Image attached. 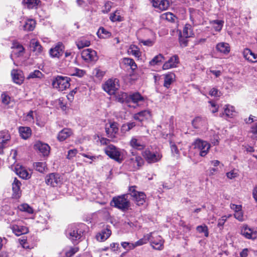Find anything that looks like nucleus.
Instances as JSON below:
<instances>
[{
  "label": "nucleus",
  "mask_w": 257,
  "mask_h": 257,
  "mask_svg": "<svg viewBox=\"0 0 257 257\" xmlns=\"http://www.w3.org/2000/svg\"><path fill=\"white\" fill-rule=\"evenodd\" d=\"M115 100L119 102H125L130 107L136 108L143 104L145 99L139 92L131 93L127 94L122 92L115 96Z\"/></svg>",
  "instance_id": "f257e3e1"
},
{
  "label": "nucleus",
  "mask_w": 257,
  "mask_h": 257,
  "mask_svg": "<svg viewBox=\"0 0 257 257\" xmlns=\"http://www.w3.org/2000/svg\"><path fill=\"white\" fill-rule=\"evenodd\" d=\"M70 78L66 76H57L54 78L52 86L59 91H62L69 88Z\"/></svg>",
  "instance_id": "f03ea898"
},
{
  "label": "nucleus",
  "mask_w": 257,
  "mask_h": 257,
  "mask_svg": "<svg viewBox=\"0 0 257 257\" xmlns=\"http://www.w3.org/2000/svg\"><path fill=\"white\" fill-rule=\"evenodd\" d=\"M128 194L122 195L117 197H113L114 206L124 211L130 207V201L128 200Z\"/></svg>",
  "instance_id": "7ed1b4c3"
},
{
  "label": "nucleus",
  "mask_w": 257,
  "mask_h": 257,
  "mask_svg": "<svg viewBox=\"0 0 257 257\" xmlns=\"http://www.w3.org/2000/svg\"><path fill=\"white\" fill-rule=\"evenodd\" d=\"M193 145L194 148L199 151V155L201 157H205L208 154L210 148V144L201 139L196 140Z\"/></svg>",
  "instance_id": "20e7f679"
},
{
  "label": "nucleus",
  "mask_w": 257,
  "mask_h": 257,
  "mask_svg": "<svg viewBox=\"0 0 257 257\" xmlns=\"http://www.w3.org/2000/svg\"><path fill=\"white\" fill-rule=\"evenodd\" d=\"M135 186H133L130 187L129 191L131 196L133 198L134 200L136 202V204L139 205H143L146 200V195L144 192H138L136 190Z\"/></svg>",
  "instance_id": "39448f33"
},
{
  "label": "nucleus",
  "mask_w": 257,
  "mask_h": 257,
  "mask_svg": "<svg viewBox=\"0 0 257 257\" xmlns=\"http://www.w3.org/2000/svg\"><path fill=\"white\" fill-rule=\"evenodd\" d=\"M149 234H152V236L150 237V240L149 241L152 247L156 250H162L164 243V240L162 237L160 235H156L154 232H151Z\"/></svg>",
  "instance_id": "423d86ee"
},
{
  "label": "nucleus",
  "mask_w": 257,
  "mask_h": 257,
  "mask_svg": "<svg viewBox=\"0 0 257 257\" xmlns=\"http://www.w3.org/2000/svg\"><path fill=\"white\" fill-rule=\"evenodd\" d=\"M143 156L149 163H154L159 161L162 157V154L157 151L152 152L146 150L143 153Z\"/></svg>",
  "instance_id": "0eeeda50"
},
{
  "label": "nucleus",
  "mask_w": 257,
  "mask_h": 257,
  "mask_svg": "<svg viewBox=\"0 0 257 257\" xmlns=\"http://www.w3.org/2000/svg\"><path fill=\"white\" fill-rule=\"evenodd\" d=\"M81 57L87 63L96 62L98 60L96 52L91 49L83 50L81 52Z\"/></svg>",
  "instance_id": "6e6552de"
},
{
  "label": "nucleus",
  "mask_w": 257,
  "mask_h": 257,
  "mask_svg": "<svg viewBox=\"0 0 257 257\" xmlns=\"http://www.w3.org/2000/svg\"><path fill=\"white\" fill-rule=\"evenodd\" d=\"M45 182L48 185L56 187L61 184V179L59 174L51 173L46 176Z\"/></svg>",
  "instance_id": "1a4fd4ad"
},
{
  "label": "nucleus",
  "mask_w": 257,
  "mask_h": 257,
  "mask_svg": "<svg viewBox=\"0 0 257 257\" xmlns=\"http://www.w3.org/2000/svg\"><path fill=\"white\" fill-rule=\"evenodd\" d=\"M12 50L11 57L15 56L16 57H20L24 55L25 48L18 41H14L11 47Z\"/></svg>",
  "instance_id": "9d476101"
},
{
  "label": "nucleus",
  "mask_w": 257,
  "mask_h": 257,
  "mask_svg": "<svg viewBox=\"0 0 257 257\" xmlns=\"http://www.w3.org/2000/svg\"><path fill=\"white\" fill-rule=\"evenodd\" d=\"M240 233L247 239H254L257 237V231H254L247 225H244L242 226Z\"/></svg>",
  "instance_id": "9b49d317"
},
{
  "label": "nucleus",
  "mask_w": 257,
  "mask_h": 257,
  "mask_svg": "<svg viewBox=\"0 0 257 257\" xmlns=\"http://www.w3.org/2000/svg\"><path fill=\"white\" fill-rule=\"evenodd\" d=\"M34 147L36 150L39 151L44 156H47L49 154L50 147L47 144L41 141H37L35 143Z\"/></svg>",
  "instance_id": "f8f14e48"
},
{
  "label": "nucleus",
  "mask_w": 257,
  "mask_h": 257,
  "mask_svg": "<svg viewBox=\"0 0 257 257\" xmlns=\"http://www.w3.org/2000/svg\"><path fill=\"white\" fill-rule=\"evenodd\" d=\"M132 153L134 157L130 159V164L133 166V170L135 171L142 166L144 164V160L141 157L136 156L134 152Z\"/></svg>",
  "instance_id": "ddd939ff"
},
{
  "label": "nucleus",
  "mask_w": 257,
  "mask_h": 257,
  "mask_svg": "<svg viewBox=\"0 0 257 257\" xmlns=\"http://www.w3.org/2000/svg\"><path fill=\"white\" fill-rule=\"evenodd\" d=\"M190 20L195 25H199L201 22L202 13L198 10L190 9Z\"/></svg>",
  "instance_id": "4468645a"
},
{
  "label": "nucleus",
  "mask_w": 257,
  "mask_h": 257,
  "mask_svg": "<svg viewBox=\"0 0 257 257\" xmlns=\"http://www.w3.org/2000/svg\"><path fill=\"white\" fill-rule=\"evenodd\" d=\"M125 157V152L113 146V161L119 164L122 163Z\"/></svg>",
  "instance_id": "2eb2a0df"
},
{
  "label": "nucleus",
  "mask_w": 257,
  "mask_h": 257,
  "mask_svg": "<svg viewBox=\"0 0 257 257\" xmlns=\"http://www.w3.org/2000/svg\"><path fill=\"white\" fill-rule=\"evenodd\" d=\"M130 145L134 149L138 150H143L146 147L145 143L142 141L141 138H132L131 141L130 142Z\"/></svg>",
  "instance_id": "dca6fc26"
},
{
  "label": "nucleus",
  "mask_w": 257,
  "mask_h": 257,
  "mask_svg": "<svg viewBox=\"0 0 257 257\" xmlns=\"http://www.w3.org/2000/svg\"><path fill=\"white\" fill-rule=\"evenodd\" d=\"M179 57L175 55L171 57L167 61H166L163 66V69L164 70L176 67L179 63Z\"/></svg>",
  "instance_id": "f3484780"
},
{
  "label": "nucleus",
  "mask_w": 257,
  "mask_h": 257,
  "mask_svg": "<svg viewBox=\"0 0 257 257\" xmlns=\"http://www.w3.org/2000/svg\"><path fill=\"white\" fill-rule=\"evenodd\" d=\"M64 46L61 43H58L54 48L50 50V54L53 57L59 58L62 56L64 51Z\"/></svg>",
  "instance_id": "a211bd4d"
},
{
  "label": "nucleus",
  "mask_w": 257,
  "mask_h": 257,
  "mask_svg": "<svg viewBox=\"0 0 257 257\" xmlns=\"http://www.w3.org/2000/svg\"><path fill=\"white\" fill-rule=\"evenodd\" d=\"M151 116V112L149 110H144L134 114V118L142 122L145 119H148Z\"/></svg>",
  "instance_id": "6ab92c4d"
},
{
  "label": "nucleus",
  "mask_w": 257,
  "mask_h": 257,
  "mask_svg": "<svg viewBox=\"0 0 257 257\" xmlns=\"http://www.w3.org/2000/svg\"><path fill=\"white\" fill-rule=\"evenodd\" d=\"M111 234V230L107 228H104L96 236L97 240L99 241H104L107 239Z\"/></svg>",
  "instance_id": "aec40b11"
},
{
  "label": "nucleus",
  "mask_w": 257,
  "mask_h": 257,
  "mask_svg": "<svg viewBox=\"0 0 257 257\" xmlns=\"http://www.w3.org/2000/svg\"><path fill=\"white\" fill-rule=\"evenodd\" d=\"M153 7L158 8L161 11H164L169 6V2L167 0H161L160 2L151 0Z\"/></svg>",
  "instance_id": "412c9836"
},
{
  "label": "nucleus",
  "mask_w": 257,
  "mask_h": 257,
  "mask_svg": "<svg viewBox=\"0 0 257 257\" xmlns=\"http://www.w3.org/2000/svg\"><path fill=\"white\" fill-rule=\"evenodd\" d=\"M100 142L102 145H108L104 148V152L110 158L112 159V147L109 145L110 140L105 138H102Z\"/></svg>",
  "instance_id": "4be33fe9"
},
{
  "label": "nucleus",
  "mask_w": 257,
  "mask_h": 257,
  "mask_svg": "<svg viewBox=\"0 0 257 257\" xmlns=\"http://www.w3.org/2000/svg\"><path fill=\"white\" fill-rule=\"evenodd\" d=\"M11 75L15 83L18 84H21L23 83L24 79L22 72L14 69L12 71Z\"/></svg>",
  "instance_id": "5701e85b"
},
{
  "label": "nucleus",
  "mask_w": 257,
  "mask_h": 257,
  "mask_svg": "<svg viewBox=\"0 0 257 257\" xmlns=\"http://www.w3.org/2000/svg\"><path fill=\"white\" fill-rule=\"evenodd\" d=\"M224 112L220 113V117H223L224 115L227 117H232L235 113V108L233 106L226 105L224 108Z\"/></svg>",
  "instance_id": "b1692460"
},
{
  "label": "nucleus",
  "mask_w": 257,
  "mask_h": 257,
  "mask_svg": "<svg viewBox=\"0 0 257 257\" xmlns=\"http://www.w3.org/2000/svg\"><path fill=\"white\" fill-rule=\"evenodd\" d=\"M72 134V131L68 128H65L60 131L58 136L57 139L59 141H64Z\"/></svg>",
  "instance_id": "393cba45"
},
{
  "label": "nucleus",
  "mask_w": 257,
  "mask_h": 257,
  "mask_svg": "<svg viewBox=\"0 0 257 257\" xmlns=\"http://www.w3.org/2000/svg\"><path fill=\"white\" fill-rule=\"evenodd\" d=\"M164 86L168 88L171 84L174 82L175 79V75L173 73H168L164 75Z\"/></svg>",
  "instance_id": "a878e982"
},
{
  "label": "nucleus",
  "mask_w": 257,
  "mask_h": 257,
  "mask_svg": "<svg viewBox=\"0 0 257 257\" xmlns=\"http://www.w3.org/2000/svg\"><path fill=\"white\" fill-rule=\"evenodd\" d=\"M21 183L20 181L15 178L12 183V189L14 192L13 195H15V197L16 198L20 197L21 194Z\"/></svg>",
  "instance_id": "bb28decb"
},
{
  "label": "nucleus",
  "mask_w": 257,
  "mask_h": 257,
  "mask_svg": "<svg viewBox=\"0 0 257 257\" xmlns=\"http://www.w3.org/2000/svg\"><path fill=\"white\" fill-rule=\"evenodd\" d=\"M19 132L21 137L25 140L30 137L32 134L31 129L29 127L21 126L19 128Z\"/></svg>",
  "instance_id": "cd10ccee"
},
{
  "label": "nucleus",
  "mask_w": 257,
  "mask_h": 257,
  "mask_svg": "<svg viewBox=\"0 0 257 257\" xmlns=\"http://www.w3.org/2000/svg\"><path fill=\"white\" fill-rule=\"evenodd\" d=\"M69 238L72 240H77L81 237V231H78L77 228H71L68 230Z\"/></svg>",
  "instance_id": "c85d7f7f"
},
{
  "label": "nucleus",
  "mask_w": 257,
  "mask_h": 257,
  "mask_svg": "<svg viewBox=\"0 0 257 257\" xmlns=\"http://www.w3.org/2000/svg\"><path fill=\"white\" fill-rule=\"evenodd\" d=\"M23 4L29 9H36L41 5L40 0H23Z\"/></svg>",
  "instance_id": "c756f323"
},
{
  "label": "nucleus",
  "mask_w": 257,
  "mask_h": 257,
  "mask_svg": "<svg viewBox=\"0 0 257 257\" xmlns=\"http://www.w3.org/2000/svg\"><path fill=\"white\" fill-rule=\"evenodd\" d=\"M216 50L225 54L230 52V47L228 43L225 42L219 43L216 46Z\"/></svg>",
  "instance_id": "7c9ffc66"
},
{
  "label": "nucleus",
  "mask_w": 257,
  "mask_h": 257,
  "mask_svg": "<svg viewBox=\"0 0 257 257\" xmlns=\"http://www.w3.org/2000/svg\"><path fill=\"white\" fill-rule=\"evenodd\" d=\"M16 172L18 175L23 179H27L30 177V175L27 171L21 166L16 168Z\"/></svg>",
  "instance_id": "2f4dec72"
},
{
  "label": "nucleus",
  "mask_w": 257,
  "mask_h": 257,
  "mask_svg": "<svg viewBox=\"0 0 257 257\" xmlns=\"http://www.w3.org/2000/svg\"><path fill=\"white\" fill-rule=\"evenodd\" d=\"M128 53L137 58H139L141 55L140 49L135 45H131L130 46Z\"/></svg>",
  "instance_id": "473e14b6"
},
{
  "label": "nucleus",
  "mask_w": 257,
  "mask_h": 257,
  "mask_svg": "<svg viewBox=\"0 0 257 257\" xmlns=\"http://www.w3.org/2000/svg\"><path fill=\"white\" fill-rule=\"evenodd\" d=\"M206 123V120L201 117H195L192 121V124L195 128H198L204 125Z\"/></svg>",
  "instance_id": "72a5a7b5"
},
{
  "label": "nucleus",
  "mask_w": 257,
  "mask_h": 257,
  "mask_svg": "<svg viewBox=\"0 0 257 257\" xmlns=\"http://www.w3.org/2000/svg\"><path fill=\"white\" fill-rule=\"evenodd\" d=\"M102 88L109 95H111L112 94V79L110 78L107 80L103 85Z\"/></svg>",
  "instance_id": "f704fd0d"
},
{
  "label": "nucleus",
  "mask_w": 257,
  "mask_h": 257,
  "mask_svg": "<svg viewBox=\"0 0 257 257\" xmlns=\"http://www.w3.org/2000/svg\"><path fill=\"white\" fill-rule=\"evenodd\" d=\"M97 36L100 38L106 39L110 37L111 34L103 27H100L97 32Z\"/></svg>",
  "instance_id": "c9c22d12"
},
{
  "label": "nucleus",
  "mask_w": 257,
  "mask_h": 257,
  "mask_svg": "<svg viewBox=\"0 0 257 257\" xmlns=\"http://www.w3.org/2000/svg\"><path fill=\"white\" fill-rule=\"evenodd\" d=\"M36 22L33 19L28 20L24 25V29L26 31H31L35 28Z\"/></svg>",
  "instance_id": "e433bc0d"
},
{
  "label": "nucleus",
  "mask_w": 257,
  "mask_h": 257,
  "mask_svg": "<svg viewBox=\"0 0 257 257\" xmlns=\"http://www.w3.org/2000/svg\"><path fill=\"white\" fill-rule=\"evenodd\" d=\"M92 74L94 77L98 80H101L104 76L105 72L102 71L99 67H97L93 69Z\"/></svg>",
  "instance_id": "4c0bfd02"
},
{
  "label": "nucleus",
  "mask_w": 257,
  "mask_h": 257,
  "mask_svg": "<svg viewBox=\"0 0 257 257\" xmlns=\"http://www.w3.org/2000/svg\"><path fill=\"white\" fill-rule=\"evenodd\" d=\"M193 35L192 27L190 24L185 25L182 35L185 37H190Z\"/></svg>",
  "instance_id": "58836bf2"
},
{
  "label": "nucleus",
  "mask_w": 257,
  "mask_h": 257,
  "mask_svg": "<svg viewBox=\"0 0 257 257\" xmlns=\"http://www.w3.org/2000/svg\"><path fill=\"white\" fill-rule=\"evenodd\" d=\"M151 236H152V234L145 235L142 238L135 242L136 246H138L146 244L150 240Z\"/></svg>",
  "instance_id": "ea45409f"
},
{
  "label": "nucleus",
  "mask_w": 257,
  "mask_h": 257,
  "mask_svg": "<svg viewBox=\"0 0 257 257\" xmlns=\"http://www.w3.org/2000/svg\"><path fill=\"white\" fill-rule=\"evenodd\" d=\"M123 62L125 65L130 66L131 69L133 71L135 70L137 68V65L136 63L132 58H124L123 59Z\"/></svg>",
  "instance_id": "a19ab883"
},
{
  "label": "nucleus",
  "mask_w": 257,
  "mask_h": 257,
  "mask_svg": "<svg viewBox=\"0 0 257 257\" xmlns=\"http://www.w3.org/2000/svg\"><path fill=\"white\" fill-rule=\"evenodd\" d=\"M31 47L33 48V51H36L40 53L42 51V47L39 43L35 39H33L31 41Z\"/></svg>",
  "instance_id": "79ce46f5"
},
{
  "label": "nucleus",
  "mask_w": 257,
  "mask_h": 257,
  "mask_svg": "<svg viewBox=\"0 0 257 257\" xmlns=\"http://www.w3.org/2000/svg\"><path fill=\"white\" fill-rule=\"evenodd\" d=\"M19 209L23 212H26L30 214H32L33 213V208L28 204L24 203L21 204L18 206Z\"/></svg>",
  "instance_id": "37998d69"
},
{
  "label": "nucleus",
  "mask_w": 257,
  "mask_h": 257,
  "mask_svg": "<svg viewBox=\"0 0 257 257\" xmlns=\"http://www.w3.org/2000/svg\"><path fill=\"white\" fill-rule=\"evenodd\" d=\"M164 59V57L161 54L154 57L149 62L150 64L152 66L158 65L160 62H161Z\"/></svg>",
  "instance_id": "c03bdc74"
},
{
  "label": "nucleus",
  "mask_w": 257,
  "mask_h": 257,
  "mask_svg": "<svg viewBox=\"0 0 257 257\" xmlns=\"http://www.w3.org/2000/svg\"><path fill=\"white\" fill-rule=\"evenodd\" d=\"M86 72L84 70L75 68L71 71L70 74L72 76L82 77L85 74Z\"/></svg>",
  "instance_id": "a18cd8bd"
},
{
  "label": "nucleus",
  "mask_w": 257,
  "mask_h": 257,
  "mask_svg": "<svg viewBox=\"0 0 257 257\" xmlns=\"http://www.w3.org/2000/svg\"><path fill=\"white\" fill-rule=\"evenodd\" d=\"M211 24L216 31H220L222 28L223 21L221 20H214Z\"/></svg>",
  "instance_id": "49530a36"
},
{
  "label": "nucleus",
  "mask_w": 257,
  "mask_h": 257,
  "mask_svg": "<svg viewBox=\"0 0 257 257\" xmlns=\"http://www.w3.org/2000/svg\"><path fill=\"white\" fill-rule=\"evenodd\" d=\"M90 45V42L85 39H80L76 42V45L79 49H82L84 47H88Z\"/></svg>",
  "instance_id": "de8ad7c7"
},
{
  "label": "nucleus",
  "mask_w": 257,
  "mask_h": 257,
  "mask_svg": "<svg viewBox=\"0 0 257 257\" xmlns=\"http://www.w3.org/2000/svg\"><path fill=\"white\" fill-rule=\"evenodd\" d=\"M36 170L41 173L44 172L46 168V163L44 162H37L34 165Z\"/></svg>",
  "instance_id": "09e8293b"
},
{
  "label": "nucleus",
  "mask_w": 257,
  "mask_h": 257,
  "mask_svg": "<svg viewBox=\"0 0 257 257\" xmlns=\"http://www.w3.org/2000/svg\"><path fill=\"white\" fill-rule=\"evenodd\" d=\"M123 20V17L122 16L121 12L120 11L117 10L113 13V22H121Z\"/></svg>",
  "instance_id": "8fccbe9b"
},
{
  "label": "nucleus",
  "mask_w": 257,
  "mask_h": 257,
  "mask_svg": "<svg viewBox=\"0 0 257 257\" xmlns=\"http://www.w3.org/2000/svg\"><path fill=\"white\" fill-rule=\"evenodd\" d=\"M43 74L39 70H35L34 71L31 72L28 76L27 79H30L31 78H40L42 76Z\"/></svg>",
  "instance_id": "3c124183"
},
{
  "label": "nucleus",
  "mask_w": 257,
  "mask_h": 257,
  "mask_svg": "<svg viewBox=\"0 0 257 257\" xmlns=\"http://www.w3.org/2000/svg\"><path fill=\"white\" fill-rule=\"evenodd\" d=\"M11 136L8 131L4 130L0 132V140H5V141H11Z\"/></svg>",
  "instance_id": "603ef678"
},
{
  "label": "nucleus",
  "mask_w": 257,
  "mask_h": 257,
  "mask_svg": "<svg viewBox=\"0 0 257 257\" xmlns=\"http://www.w3.org/2000/svg\"><path fill=\"white\" fill-rule=\"evenodd\" d=\"M197 231L199 233H204L206 237L208 236V227L206 225H199L196 228Z\"/></svg>",
  "instance_id": "864d4df0"
},
{
  "label": "nucleus",
  "mask_w": 257,
  "mask_h": 257,
  "mask_svg": "<svg viewBox=\"0 0 257 257\" xmlns=\"http://www.w3.org/2000/svg\"><path fill=\"white\" fill-rule=\"evenodd\" d=\"M188 37H185L182 35V33H180V37H179V43L180 45L182 47H186L188 45V40L187 38Z\"/></svg>",
  "instance_id": "5fc2aeb1"
},
{
  "label": "nucleus",
  "mask_w": 257,
  "mask_h": 257,
  "mask_svg": "<svg viewBox=\"0 0 257 257\" xmlns=\"http://www.w3.org/2000/svg\"><path fill=\"white\" fill-rule=\"evenodd\" d=\"M238 170L233 169L226 173V176L228 179H232L238 176Z\"/></svg>",
  "instance_id": "6e6d98bb"
},
{
  "label": "nucleus",
  "mask_w": 257,
  "mask_h": 257,
  "mask_svg": "<svg viewBox=\"0 0 257 257\" xmlns=\"http://www.w3.org/2000/svg\"><path fill=\"white\" fill-rule=\"evenodd\" d=\"M10 141H5V140H0V154L4 153V149L7 147Z\"/></svg>",
  "instance_id": "4d7b16f0"
},
{
  "label": "nucleus",
  "mask_w": 257,
  "mask_h": 257,
  "mask_svg": "<svg viewBox=\"0 0 257 257\" xmlns=\"http://www.w3.org/2000/svg\"><path fill=\"white\" fill-rule=\"evenodd\" d=\"M163 18L169 22H173L175 20V17L171 13H166L163 15Z\"/></svg>",
  "instance_id": "13d9d810"
},
{
  "label": "nucleus",
  "mask_w": 257,
  "mask_h": 257,
  "mask_svg": "<svg viewBox=\"0 0 257 257\" xmlns=\"http://www.w3.org/2000/svg\"><path fill=\"white\" fill-rule=\"evenodd\" d=\"M11 228L13 232L17 236H19L24 233V232L20 229L19 227L17 225H12Z\"/></svg>",
  "instance_id": "bf43d9fd"
},
{
  "label": "nucleus",
  "mask_w": 257,
  "mask_h": 257,
  "mask_svg": "<svg viewBox=\"0 0 257 257\" xmlns=\"http://www.w3.org/2000/svg\"><path fill=\"white\" fill-rule=\"evenodd\" d=\"M78 250V248L77 247H72L69 250L66 252V257H71L74 254L77 252Z\"/></svg>",
  "instance_id": "052dcab7"
},
{
  "label": "nucleus",
  "mask_w": 257,
  "mask_h": 257,
  "mask_svg": "<svg viewBox=\"0 0 257 257\" xmlns=\"http://www.w3.org/2000/svg\"><path fill=\"white\" fill-rule=\"evenodd\" d=\"M77 153L78 151L76 149L69 150L68 152L67 158L69 160L71 159L73 157L76 156Z\"/></svg>",
  "instance_id": "680f3d73"
},
{
  "label": "nucleus",
  "mask_w": 257,
  "mask_h": 257,
  "mask_svg": "<svg viewBox=\"0 0 257 257\" xmlns=\"http://www.w3.org/2000/svg\"><path fill=\"white\" fill-rule=\"evenodd\" d=\"M227 220V216L224 215L222 216L221 218L219 219L218 220L217 226L218 227L222 229L223 228V225Z\"/></svg>",
  "instance_id": "e2e57ef3"
},
{
  "label": "nucleus",
  "mask_w": 257,
  "mask_h": 257,
  "mask_svg": "<svg viewBox=\"0 0 257 257\" xmlns=\"http://www.w3.org/2000/svg\"><path fill=\"white\" fill-rule=\"evenodd\" d=\"M234 217L239 221H242L243 220V213L241 210L235 212L234 214Z\"/></svg>",
  "instance_id": "0e129e2a"
},
{
  "label": "nucleus",
  "mask_w": 257,
  "mask_h": 257,
  "mask_svg": "<svg viewBox=\"0 0 257 257\" xmlns=\"http://www.w3.org/2000/svg\"><path fill=\"white\" fill-rule=\"evenodd\" d=\"M251 53L252 51L248 48L245 49L243 52L244 57L248 61H249Z\"/></svg>",
  "instance_id": "69168bd1"
},
{
  "label": "nucleus",
  "mask_w": 257,
  "mask_h": 257,
  "mask_svg": "<svg viewBox=\"0 0 257 257\" xmlns=\"http://www.w3.org/2000/svg\"><path fill=\"white\" fill-rule=\"evenodd\" d=\"M251 53L252 51L248 48L245 49L243 52L244 57L248 61H249Z\"/></svg>",
  "instance_id": "338daca9"
},
{
  "label": "nucleus",
  "mask_w": 257,
  "mask_h": 257,
  "mask_svg": "<svg viewBox=\"0 0 257 257\" xmlns=\"http://www.w3.org/2000/svg\"><path fill=\"white\" fill-rule=\"evenodd\" d=\"M139 42L140 43H142L144 45L149 47L152 46L154 44V42L150 39H148L147 40H140Z\"/></svg>",
  "instance_id": "774afa93"
}]
</instances>
